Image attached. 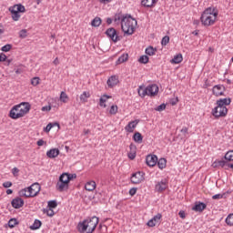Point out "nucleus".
Masks as SVG:
<instances>
[{
    "mask_svg": "<svg viewBox=\"0 0 233 233\" xmlns=\"http://www.w3.org/2000/svg\"><path fill=\"white\" fill-rule=\"evenodd\" d=\"M232 103L230 98H220L217 100V106L212 110V116L217 119L219 117H225L228 114L227 106Z\"/></svg>",
    "mask_w": 233,
    "mask_h": 233,
    "instance_id": "1",
    "label": "nucleus"
},
{
    "mask_svg": "<svg viewBox=\"0 0 233 233\" xmlns=\"http://www.w3.org/2000/svg\"><path fill=\"white\" fill-rule=\"evenodd\" d=\"M136 26H137V20L132 18L131 15L123 16L121 19V29L124 34L127 35H132L136 30Z\"/></svg>",
    "mask_w": 233,
    "mask_h": 233,
    "instance_id": "2",
    "label": "nucleus"
},
{
    "mask_svg": "<svg viewBox=\"0 0 233 233\" xmlns=\"http://www.w3.org/2000/svg\"><path fill=\"white\" fill-rule=\"evenodd\" d=\"M99 224V218L93 217L89 219L84 220L78 224L79 232L93 233L96 227Z\"/></svg>",
    "mask_w": 233,
    "mask_h": 233,
    "instance_id": "3",
    "label": "nucleus"
},
{
    "mask_svg": "<svg viewBox=\"0 0 233 233\" xmlns=\"http://www.w3.org/2000/svg\"><path fill=\"white\" fill-rule=\"evenodd\" d=\"M218 19V13L215 12V9L212 7L207 8L201 15L200 20L204 26H211L216 23Z\"/></svg>",
    "mask_w": 233,
    "mask_h": 233,
    "instance_id": "4",
    "label": "nucleus"
},
{
    "mask_svg": "<svg viewBox=\"0 0 233 233\" xmlns=\"http://www.w3.org/2000/svg\"><path fill=\"white\" fill-rule=\"evenodd\" d=\"M77 175L76 174H69V173H63L59 176V192H65V190H68V185L72 179H76Z\"/></svg>",
    "mask_w": 233,
    "mask_h": 233,
    "instance_id": "5",
    "label": "nucleus"
},
{
    "mask_svg": "<svg viewBox=\"0 0 233 233\" xmlns=\"http://www.w3.org/2000/svg\"><path fill=\"white\" fill-rule=\"evenodd\" d=\"M143 181H145L144 172L138 171L131 176V183H133V185H139V183H143Z\"/></svg>",
    "mask_w": 233,
    "mask_h": 233,
    "instance_id": "6",
    "label": "nucleus"
},
{
    "mask_svg": "<svg viewBox=\"0 0 233 233\" xmlns=\"http://www.w3.org/2000/svg\"><path fill=\"white\" fill-rule=\"evenodd\" d=\"M9 116L12 119H19V117H25V115H23L18 105L13 106V108L10 110Z\"/></svg>",
    "mask_w": 233,
    "mask_h": 233,
    "instance_id": "7",
    "label": "nucleus"
},
{
    "mask_svg": "<svg viewBox=\"0 0 233 233\" xmlns=\"http://www.w3.org/2000/svg\"><path fill=\"white\" fill-rule=\"evenodd\" d=\"M57 208V202L56 200L48 201L47 208H44V214H46L47 216L52 218V216H54L55 214L53 208Z\"/></svg>",
    "mask_w": 233,
    "mask_h": 233,
    "instance_id": "8",
    "label": "nucleus"
},
{
    "mask_svg": "<svg viewBox=\"0 0 233 233\" xmlns=\"http://www.w3.org/2000/svg\"><path fill=\"white\" fill-rule=\"evenodd\" d=\"M106 35H107V37H110V39L114 43H117V41H119V36L117 35V31H116V29L114 27L108 28L106 31Z\"/></svg>",
    "mask_w": 233,
    "mask_h": 233,
    "instance_id": "9",
    "label": "nucleus"
},
{
    "mask_svg": "<svg viewBox=\"0 0 233 233\" xmlns=\"http://www.w3.org/2000/svg\"><path fill=\"white\" fill-rule=\"evenodd\" d=\"M161 218H163V215L161 213L157 214L147 222V227H156V225H159L161 221Z\"/></svg>",
    "mask_w": 233,
    "mask_h": 233,
    "instance_id": "10",
    "label": "nucleus"
},
{
    "mask_svg": "<svg viewBox=\"0 0 233 233\" xmlns=\"http://www.w3.org/2000/svg\"><path fill=\"white\" fill-rule=\"evenodd\" d=\"M146 90L147 92V96H154L157 94V92H159V87L157 86V85L153 84V85L147 86L146 87Z\"/></svg>",
    "mask_w": 233,
    "mask_h": 233,
    "instance_id": "11",
    "label": "nucleus"
},
{
    "mask_svg": "<svg viewBox=\"0 0 233 233\" xmlns=\"http://www.w3.org/2000/svg\"><path fill=\"white\" fill-rule=\"evenodd\" d=\"M225 90H226L225 86L217 85L213 87V94L217 97H219V96H223V94H225Z\"/></svg>",
    "mask_w": 233,
    "mask_h": 233,
    "instance_id": "12",
    "label": "nucleus"
},
{
    "mask_svg": "<svg viewBox=\"0 0 233 233\" xmlns=\"http://www.w3.org/2000/svg\"><path fill=\"white\" fill-rule=\"evenodd\" d=\"M146 163L148 167H156V165H157V156L148 155L146 157Z\"/></svg>",
    "mask_w": 233,
    "mask_h": 233,
    "instance_id": "13",
    "label": "nucleus"
},
{
    "mask_svg": "<svg viewBox=\"0 0 233 233\" xmlns=\"http://www.w3.org/2000/svg\"><path fill=\"white\" fill-rule=\"evenodd\" d=\"M18 107L20 108V111L24 116H26L30 112V103L28 102H22L21 104L18 105Z\"/></svg>",
    "mask_w": 233,
    "mask_h": 233,
    "instance_id": "14",
    "label": "nucleus"
},
{
    "mask_svg": "<svg viewBox=\"0 0 233 233\" xmlns=\"http://www.w3.org/2000/svg\"><path fill=\"white\" fill-rule=\"evenodd\" d=\"M11 205L13 208H21L25 205V200L17 197L11 201Z\"/></svg>",
    "mask_w": 233,
    "mask_h": 233,
    "instance_id": "15",
    "label": "nucleus"
},
{
    "mask_svg": "<svg viewBox=\"0 0 233 233\" xmlns=\"http://www.w3.org/2000/svg\"><path fill=\"white\" fill-rule=\"evenodd\" d=\"M27 188L33 194L34 198H35V196H37L39 194V192H41V186L39 185V183H34Z\"/></svg>",
    "mask_w": 233,
    "mask_h": 233,
    "instance_id": "16",
    "label": "nucleus"
},
{
    "mask_svg": "<svg viewBox=\"0 0 233 233\" xmlns=\"http://www.w3.org/2000/svg\"><path fill=\"white\" fill-rule=\"evenodd\" d=\"M138 123V120L129 122L128 125H127L125 127L126 132L132 134V132H134V130L136 129V127H137Z\"/></svg>",
    "mask_w": 233,
    "mask_h": 233,
    "instance_id": "17",
    "label": "nucleus"
},
{
    "mask_svg": "<svg viewBox=\"0 0 233 233\" xmlns=\"http://www.w3.org/2000/svg\"><path fill=\"white\" fill-rule=\"evenodd\" d=\"M129 152L127 153V156L129 157V159H136V156L137 153V147H136V145L134 144H130L129 146Z\"/></svg>",
    "mask_w": 233,
    "mask_h": 233,
    "instance_id": "18",
    "label": "nucleus"
},
{
    "mask_svg": "<svg viewBox=\"0 0 233 233\" xmlns=\"http://www.w3.org/2000/svg\"><path fill=\"white\" fill-rule=\"evenodd\" d=\"M167 187H168L167 184V179H164V180H161L160 182H158L156 185L155 188H156L157 192H163V190H167Z\"/></svg>",
    "mask_w": 233,
    "mask_h": 233,
    "instance_id": "19",
    "label": "nucleus"
},
{
    "mask_svg": "<svg viewBox=\"0 0 233 233\" xmlns=\"http://www.w3.org/2000/svg\"><path fill=\"white\" fill-rule=\"evenodd\" d=\"M47 157H50V159H54V157H57L59 156V149L58 148H53L46 152Z\"/></svg>",
    "mask_w": 233,
    "mask_h": 233,
    "instance_id": "20",
    "label": "nucleus"
},
{
    "mask_svg": "<svg viewBox=\"0 0 233 233\" xmlns=\"http://www.w3.org/2000/svg\"><path fill=\"white\" fill-rule=\"evenodd\" d=\"M117 83H119L117 76H112L107 80V86H109L110 88H113V86H116V85H117Z\"/></svg>",
    "mask_w": 233,
    "mask_h": 233,
    "instance_id": "21",
    "label": "nucleus"
},
{
    "mask_svg": "<svg viewBox=\"0 0 233 233\" xmlns=\"http://www.w3.org/2000/svg\"><path fill=\"white\" fill-rule=\"evenodd\" d=\"M19 196H22L24 198H34L32 191H30V189L28 187L20 190Z\"/></svg>",
    "mask_w": 233,
    "mask_h": 233,
    "instance_id": "22",
    "label": "nucleus"
},
{
    "mask_svg": "<svg viewBox=\"0 0 233 233\" xmlns=\"http://www.w3.org/2000/svg\"><path fill=\"white\" fill-rule=\"evenodd\" d=\"M205 208H207V204L199 202L198 204H196L192 209L196 212H203Z\"/></svg>",
    "mask_w": 233,
    "mask_h": 233,
    "instance_id": "23",
    "label": "nucleus"
},
{
    "mask_svg": "<svg viewBox=\"0 0 233 233\" xmlns=\"http://www.w3.org/2000/svg\"><path fill=\"white\" fill-rule=\"evenodd\" d=\"M15 12H18V14H25L26 12V9L25 8V5L18 4L11 7Z\"/></svg>",
    "mask_w": 233,
    "mask_h": 233,
    "instance_id": "24",
    "label": "nucleus"
},
{
    "mask_svg": "<svg viewBox=\"0 0 233 233\" xmlns=\"http://www.w3.org/2000/svg\"><path fill=\"white\" fill-rule=\"evenodd\" d=\"M157 3V0H142L141 4L147 8L154 6Z\"/></svg>",
    "mask_w": 233,
    "mask_h": 233,
    "instance_id": "25",
    "label": "nucleus"
},
{
    "mask_svg": "<svg viewBox=\"0 0 233 233\" xmlns=\"http://www.w3.org/2000/svg\"><path fill=\"white\" fill-rule=\"evenodd\" d=\"M86 190L92 192L96 190V181H89L85 186Z\"/></svg>",
    "mask_w": 233,
    "mask_h": 233,
    "instance_id": "26",
    "label": "nucleus"
},
{
    "mask_svg": "<svg viewBox=\"0 0 233 233\" xmlns=\"http://www.w3.org/2000/svg\"><path fill=\"white\" fill-rule=\"evenodd\" d=\"M181 61H183V55L178 54L171 59L170 63H172V65H179Z\"/></svg>",
    "mask_w": 233,
    "mask_h": 233,
    "instance_id": "27",
    "label": "nucleus"
},
{
    "mask_svg": "<svg viewBox=\"0 0 233 233\" xmlns=\"http://www.w3.org/2000/svg\"><path fill=\"white\" fill-rule=\"evenodd\" d=\"M133 140L135 141V143H138V144L143 143V135H141V133L139 132H136L133 135Z\"/></svg>",
    "mask_w": 233,
    "mask_h": 233,
    "instance_id": "28",
    "label": "nucleus"
},
{
    "mask_svg": "<svg viewBox=\"0 0 233 233\" xmlns=\"http://www.w3.org/2000/svg\"><path fill=\"white\" fill-rule=\"evenodd\" d=\"M90 97V92L88 91H84L80 95V101L81 103H86L88 101V98Z\"/></svg>",
    "mask_w": 233,
    "mask_h": 233,
    "instance_id": "29",
    "label": "nucleus"
},
{
    "mask_svg": "<svg viewBox=\"0 0 233 233\" xmlns=\"http://www.w3.org/2000/svg\"><path fill=\"white\" fill-rule=\"evenodd\" d=\"M137 92L140 97H145V96H147V87H145V86H139Z\"/></svg>",
    "mask_w": 233,
    "mask_h": 233,
    "instance_id": "30",
    "label": "nucleus"
},
{
    "mask_svg": "<svg viewBox=\"0 0 233 233\" xmlns=\"http://www.w3.org/2000/svg\"><path fill=\"white\" fill-rule=\"evenodd\" d=\"M59 101L60 103H68V101H70V98L68 97V95H66V93L62 91L59 96Z\"/></svg>",
    "mask_w": 233,
    "mask_h": 233,
    "instance_id": "31",
    "label": "nucleus"
},
{
    "mask_svg": "<svg viewBox=\"0 0 233 233\" xmlns=\"http://www.w3.org/2000/svg\"><path fill=\"white\" fill-rule=\"evenodd\" d=\"M9 11L12 14L13 21H17L18 19L21 18V15L17 11H15V9H12V7L9 8Z\"/></svg>",
    "mask_w": 233,
    "mask_h": 233,
    "instance_id": "32",
    "label": "nucleus"
},
{
    "mask_svg": "<svg viewBox=\"0 0 233 233\" xmlns=\"http://www.w3.org/2000/svg\"><path fill=\"white\" fill-rule=\"evenodd\" d=\"M110 96L107 95H104L100 97V106H103L104 108H106V104H105L106 101H108V99H110Z\"/></svg>",
    "mask_w": 233,
    "mask_h": 233,
    "instance_id": "33",
    "label": "nucleus"
},
{
    "mask_svg": "<svg viewBox=\"0 0 233 233\" xmlns=\"http://www.w3.org/2000/svg\"><path fill=\"white\" fill-rule=\"evenodd\" d=\"M158 168L160 170H163V168L167 167V159L166 158H160L158 161H157Z\"/></svg>",
    "mask_w": 233,
    "mask_h": 233,
    "instance_id": "34",
    "label": "nucleus"
},
{
    "mask_svg": "<svg viewBox=\"0 0 233 233\" xmlns=\"http://www.w3.org/2000/svg\"><path fill=\"white\" fill-rule=\"evenodd\" d=\"M128 61V54H123L117 60L116 65H121V63H126Z\"/></svg>",
    "mask_w": 233,
    "mask_h": 233,
    "instance_id": "35",
    "label": "nucleus"
},
{
    "mask_svg": "<svg viewBox=\"0 0 233 233\" xmlns=\"http://www.w3.org/2000/svg\"><path fill=\"white\" fill-rule=\"evenodd\" d=\"M225 165H227V162L225 160H216L212 164V167H213V168H218V167H223Z\"/></svg>",
    "mask_w": 233,
    "mask_h": 233,
    "instance_id": "36",
    "label": "nucleus"
},
{
    "mask_svg": "<svg viewBox=\"0 0 233 233\" xmlns=\"http://www.w3.org/2000/svg\"><path fill=\"white\" fill-rule=\"evenodd\" d=\"M41 220L35 219L34 224L30 227L31 230H37L38 228H41Z\"/></svg>",
    "mask_w": 233,
    "mask_h": 233,
    "instance_id": "37",
    "label": "nucleus"
},
{
    "mask_svg": "<svg viewBox=\"0 0 233 233\" xmlns=\"http://www.w3.org/2000/svg\"><path fill=\"white\" fill-rule=\"evenodd\" d=\"M101 23H102V20L100 17L96 16L95 17L92 22H91V25L92 26H95V27H97V26H100L101 25Z\"/></svg>",
    "mask_w": 233,
    "mask_h": 233,
    "instance_id": "38",
    "label": "nucleus"
},
{
    "mask_svg": "<svg viewBox=\"0 0 233 233\" xmlns=\"http://www.w3.org/2000/svg\"><path fill=\"white\" fill-rule=\"evenodd\" d=\"M54 127H59V123L55 122V123H49L46 127H45V132L48 133Z\"/></svg>",
    "mask_w": 233,
    "mask_h": 233,
    "instance_id": "39",
    "label": "nucleus"
},
{
    "mask_svg": "<svg viewBox=\"0 0 233 233\" xmlns=\"http://www.w3.org/2000/svg\"><path fill=\"white\" fill-rule=\"evenodd\" d=\"M60 156H66V154H68V151L70 150V147L68 146H61L60 147Z\"/></svg>",
    "mask_w": 233,
    "mask_h": 233,
    "instance_id": "40",
    "label": "nucleus"
},
{
    "mask_svg": "<svg viewBox=\"0 0 233 233\" xmlns=\"http://www.w3.org/2000/svg\"><path fill=\"white\" fill-rule=\"evenodd\" d=\"M148 56L147 55H144V56H141L138 59V63H141L142 65H147V63H148Z\"/></svg>",
    "mask_w": 233,
    "mask_h": 233,
    "instance_id": "41",
    "label": "nucleus"
},
{
    "mask_svg": "<svg viewBox=\"0 0 233 233\" xmlns=\"http://www.w3.org/2000/svg\"><path fill=\"white\" fill-rule=\"evenodd\" d=\"M224 157L226 161H233V150L228 151Z\"/></svg>",
    "mask_w": 233,
    "mask_h": 233,
    "instance_id": "42",
    "label": "nucleus"
},
{
    "mask_svg": "<svg viewBox=\"0 0 233 233\" xmlns=\"http://www.w3.org/2000/svg\"><path fill=\"white\" fill-rule=\"evenodd\" d=\"M146 54H147V56H155L156 49H154V47H152V46H149V47L146 48Z\"/></svg>",
    "mask_w": 233,
    "mask_h": 233,
    "instance_id": "43",
    "label": "nucleus"
},
{
    "mask_svg": "<svg viewBox=\"0 0 233 233\" xmlns=\"http://www.w3.org/2000/svg\"><path fill=\"white\" fill-rule=\"evenodd\" d=\"M226 223L227 225H228L229 227L233 226V213L229 214L227 218H226Z\"/></svg>",
    "mask_w": 233,
    "mask_h": 233,
    "instance_id": "44",
    "label": "nucleus"
},
{
    "mask_svg": "<svg viewBox=\"0 0 233 233\" xmlns=\"http://www.w3.org/2000/svg\"><path fill=\"white\" fill-rule=\"evenodd\" d=\"M40 81H41V78H39L38 76H35L31 79V85L33 86H37V85H39Z\"/></svg>",
    "mask_w": 233,
    "mask_h": 233,
    "instance_id": "45",
    "label": "nucleus"
},
{
    "mask_svg": "<svg viewBox=\"0 0 233 233\" xmlns=\"http://www.w3.org/2000/svg\"><path fill=\"white\" fill-rule=\"evenodd\" d=\"M167 43H170V36L166 35L161 40L162 46H167Z\"/></svg>",
    "mask_w": 233,
    "mask_h": 233,
    "instance_id": "46",
    "label": "nucleus"
},
{
    "mask_svg": "<svg viewBox=\"0 0 233 233\" xmlns=\"http://www.w3.org/2000/svg\"><path fill=\"white\" fill-rule=\"evenodd\" d=\"M15 225H17V219L16 218H11L9 221H8V227L10 228H14V227H15Z\"/></svg>",
    "mask_w": 233,
    "mask_h": 233,
    "instance_id": "47",
    "label": "nucleus"
},
{
    "mask_svg": "<svg viewBox=\"0 0 233 233\" xmlns=\"http://www.w3.org/2000/svg\"><path fill=\"white\" fill-rule=\"evenodd\" d=\"M109 114H111V116H116V114H117V106L116 105L111 106Z\"/></svg>",
    "mask_w": 233,
    "mask_h": 233,
    "instance_id": "48",
    "label": "nucleus"
},
{
    "mask_svg": "<svg viewBox=\"0 0 233 233\" xmlns=\"http://www.w3.org/2000/svg\"><path fill=\"white\" fill-rule=\"evenodd\" d=\"M2 52H10L12 50V45L7 44L1 48Z\"/></svg>",
    "mask_w": 233,
    "mask_h": 233,
    "instance_id": "49",
    "label": "nucleus"
},
{
    "mask_svg": "<svg viewBox=\"0 0 233 233\" xmlns=\"http://www.w3.org/2000/svg\"><path fill=\"white\" fill-rule=\"evenodd\" d=\"M26 29H22L20 32H19V37H21V39H25L26 38Z\"/></svg>",
    "mask_w": 233,
    "mask_h": 233,
    "instance_id": "50",
    "label": "nucleus"
},
{
    "mask_svg": "<svg viewBox=\"0 0 233 233\" xmlns=\"http://www.w3.org/2000/svg\"><path fill=\"white\" fill-rule=\"evenodd\" d=\"M99 230L101 233H106V230H107L106 225L99 224Z\"/></svg>",
    "mask_w": 233,
    "mask_h": 233,
    "instance_id": "51",
    "label": "nucleus"
},
{
    "mask_svg": "<svg viewBox=\"0 0 233 233\" xmlns=\"http://www.w3.org/2000/svg\"><path fill=\"white\" fill-rule=\"evenodd\" d=\"M165 108H167V105L165 104H161L160 106H158L156 110L157 112H163V110H165Z\"/></svg>",
    "mask_w": 233,
    "mask_h": 233,
    "instance_id": "52",
    "label": "nucleus"
},
{
    "mask_svg": "<svg viewBox=\"0 0 233 233\" xmlns=\"http://www.w3.org/2000/svg\"><path fill=\"white\" fill-rule=\"evenodd\" d=\"M225 198V194H217L212 197V199H223Z\"/></svg>",
    "mask_w": 233,
    "mask_h": 233,
    "instance_id": "53",
    "label": "nucleus"
},
{
    "mask_svg": "<svg viewBox=\"0 0 233 233\" xmlns=\"http://www.w3.org/2000/svg\"><path fill=\"white\" fill-rule=\"evenodd\" d=\"M12 174H13V176H15V177H17L19 176V168L14 167L12 169Z\"/></svg>",
    "mask_w": 233,
    "mask_h": 233,
    "instance_id": "54",
    "label": "nucleus"
},
{
    "mask_svg": "<svg viewBox=\"0 0 233 233\" xmlns=\"http://www.w3.org/2000/svg\"><path fill=\"white\" fill-rule=\"evenodd\" d=\"M181 134H183L184 137H187V134H188V127H183L180 130Z\"/></svg>",
    "mask_w": 233,
    "mask_h": 233,
    "instance_id": "55",
    "label": "nucleus"
},
{
    "mask_svg": "<svg viewBox=\"0 0 233 233\" xmlns=\"http://www.w3.org/2000/svg\"><path fill=\"white\" fill-rule=\"evenodd\" d=\"M3 187L4 188H10V187H12V182L10 181L4 182Z\"/></svg>",
    "mask_w": 233,
    "mask_h": 233,
    "instance_id": "56",
    "label": "nucleus"
},
{
    "mask_svg": "<svg viewBox=\"0 0 233 233\" xmlns=\"http://www.w3.org/2000/svg\"><path fill=\"white\" fill-rule=\"evenodd\" d=\"M6 61V55L5 53L0 54V63Z\"/></svg>",
    "mask_w": 233,
    "mask_h": 233,
    "instance_id": "57",
    "label": "nucleus"
},
{
    "mask_svg": "<svg viewBox=\"0 0 233 233\" xmlns=\"http://www.w3.org/2000/svg\"><path fill=\"white\" fill-rule=\"evenodd\" d=\"M52 110V106H46L42 107V112H50Z\"/></svg>",
    "mask_w": 233,
    "mask_h": 233,
    "instance_id": "58",
    "label": "nucleus"
},
{
    "mask_svg": "<svg viewBox=\"0 0 233 233\" xmlns=\"http://www.w3.org/2000/svg\"><path fill=\"white\" fill-rule=\"evenodd\" d=\"M137 192V187H132L130 190H129V194L131 196H136V193Z\"/></svg>",
    "mask_w": 233,
    "mask_h": 233,
    "instance_id": "59",
    "label": "nucleus"
},
{
    "mask_svg": "<svg viewBox=\"0 0 233 233\" xmlns=\"http://www.w3.org/2000/svg\"><path fill=\"white\" fill-rule=\"evenodd\" d=\"M179 100L177 99V97L176 99H171L170 100V105H172V106H175V105H177V102Z\"/></svg>",
    "mask_w": 233,
    "mask_h": 233,
    "instance_id": "60",
    "label": "nucleus"
},
{
    "mask_svg": "<svg viewBox=\"0 0 233 233\" xmlns=\"http://www.w3.org/2000/svg\"><path fill=\"white\" fill-rule=\"evenodd\" d=\"M178 216H179L182 219H185V218H187V215L185 214V211H179Z\"/></svg>",
    "mask_w": 233,
    "mask_h": 233,
    "instance_id": "61",
    "label": "nucleus"
},
{
    "mask_svg": "<svg viewBox=\"0 0 233 233\" xmlns=\"http://www.w3.org/2000/svg\"><path fill=\"white\" fill-rule=\"evenodd\" d=\"M36 145L38 147H43L45 145V140L43 139H39L37 142H36Z\"/></svg>",
    "mask_w": 233,
    "mask_h": 233,
    "instance_id": "62",
    "label": "nucleus"
},
{
    "mask_svg": "<svg viewBox=\"0 0 233 233\" xmlns=\"http://www.w3.org/2000/svg\"><path fill=\"white\" fill-rule=\"evenodd\" d=\"M100 3H103L104 5H106L108 3H110L112 0H99Z\"/></svg>",
    "mask_w": 233,
    "mask_h": 233,
    "instance_id": "63",
    "label": "nucleus"
},
{
    "mask_svg": "<svg viewBox=\"0 0 233 233\" xmlns=\"http://www.w3.org/2000/svg\"><path fill=\"white\" fill-rule=\"evenodd\" d=\"M15 74H23V69L21 68H18V69H15Z\"/></svg>",
    "mask_w": 233,
    "mask_h": 233,
    "instance_id": "64",
    "label": "nucleus"
}]
</instances>
